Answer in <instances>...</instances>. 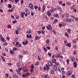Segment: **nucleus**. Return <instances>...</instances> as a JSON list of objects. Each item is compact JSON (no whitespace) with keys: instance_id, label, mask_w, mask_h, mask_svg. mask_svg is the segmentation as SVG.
Returning <instances> with one entry per match:
<instances>
[{"instance_id":"f257e3e1","label":"nucleus","mask_w":78,"mask_h":78,"mask_svg":"<svg viewBox=\"0 0 78 78\" xmlns=\"http://www.w3.org/2000/svg\"><path fill=\"white\" fill-rule=\"evenodd\" d=\"M46 28H47L48 30H49V32H51V33H53L55 31V29L52 28V27L51 26V24H49L48 25V26H46Z\"/></svg>"},{"instance_id":"f03ea898","label":"nucleus","mask_w":78,"mask_h":78,"mask_svg":"<svg viewBox=\"0 0 78 78\" xmlns=\"http://www.w3.org/2000/svg\"><path fill=\"white\" fill-rule=\"evenodd\" d=\"M66 21L67 23H73L74 22V20L70 18H67L66 19Z\"/></svg>"},{"instance_id":"7ed1b4c3","label":"nucleus","mask_w":78,"mask_h":78,"mask_svg":"<svg viewBox=\"0 0 78 78\" xmlns=\"http://www.w3.org/2000/svg\"><path fill=\"white\" fill-rule=\"evenodd\" d=\"M21 27L20 26H19V27H17L16 28L17 30H16V34H19V32H20V30H21V28H20Z\"/></svg>"},{"instance_id":"20e7f679","label":"nucleus","mask_w":78,"mask_h":78,"mask_svg":"<svg viewBox=\"0 0 78 78\" xmlns=\"http://www.w3.org/2000/svg\"><path fill=\"white\" fill-rule=\"evenodd\" d=\"M72 74V71H68L66 73L67 76H70Z\"/></svg>"},{"instance_id":"39448f33","label":"nucleus","mask_w":78,"mask_h":78,"mask_svg":"<svg viewBox=\"0 0 78 78\" xmlns=\"http://www.w3.org/2000/svg\"><path fill=\"white\" fill-rule=\"evenodd\" d=\"M29 6L31 9H34V7H33V5L31 4V3H29Z\"/></svg>"},{"instance_id":"423d86ee","label":"nucleus","mask_w":78,"mask_h":78,"mask_svg":"<svg viewBox=\"0 0 78 78\" xmlns=\"http://www.w3.org/2000/svg\"><path fill=\"white\" fill-rule=\"evenodd\" d=\"M15 8H16V7H13L11 9H9L8 11H9V12H12L14 11Z\"/></svg>"},{"instance_id":"0eeeda50","label":"nucleus","mask_w":78,"mask_h":78,"mask_svg":"<svg viewBox=\"0 0 78 78\" xmlns=\"http://www.w3.org/2000/svg\"><path fill=\"white\" fill-rule=\"evenodd\" d=\"M66 31H67L68 33L69 34H70L71 33L70 32L72 31V29L70 28H68L66 29Z\"/></svg>"},{"instance_id":"6e6552de","label":"nucleus","mask_w":78,"mask_h":78,"mask_svg":"<svg viewBox=\"0 0 78 78\" xmlns=\"http://www.w3.org/2000/svg\"><path fill=\"white\" fill-rule=\"evenodd\" d=\"M22 44L23 45H27L28 44V42L27 40H26L25 42L24 41H23L22 42Z\"/></svg>"},{"instance_id":"1a4fd4ad","label":"nucleus","mask_w":78,"mask_h":78,"mask_svg":"<svg viewBox=\"0 0 78 78\" xmlns=\"http://www.w3.org/2000/svg\"><path fill=\"white\" fill-rule=\"evenodd\" d=\"M25 12H26V13L28 15H30V11L28 9L26 8L25 9Z\"/></svg>"},{"instance_id":"9d476101","label":"nucleus","mask_w":78,"mask_h":78,"mask_svg":"<svg viewBox=\"0 0 78 78\" xmlns=\"http://www.w3.org/2000/svg\"><path fill=\"white\" fill-rule=\"evenodd\" d=\"M34 65H31V70L30 72L31 73L33 72V70H34Z\"/></svg>"},{"instance_id":"9b49d317","label":"nucleus","mask_w":78,"mask_h":78,"mask_svg":"<svg viewBox=\"0 0 78 78\" xmlns=\"http://www.w3.org/2000/svg\"><path fill=\"white\" fill-rule=\"evenodd\" d=\"M50 12V10H48L47 11V14L48 16V17H50V16L51 15V13Z\"/></svg>"},{"instance_id":"f8f14e48","label":"nucleus","mask_w":78,"mask_h":78,"mask_svg":"<svg viewBox=\"0 0 78 78\" xmlns=\"http://www.w3.org/2000/svg\"><path fill=\"white\" fill-rule=\"evenodd\" d=\"M25 14V12H22L21 13V17L22 18H24V14Z\"/></svg>"},{"instance_id":"ddd939ff","label":"nucleus","mask_w":78,"mask_h":78,"mask_svg":"<svg viewBox=\"0 0 78 78\" xmlns=\"http://www.w3.org/2000/svg\"><path fill=\"white\" fill-rule=\"evenodd\" d=\"M48 64L50 66H51V67H52L53 66V64L52 63V62H51V61H48Z\"/></svg>"},{"instance_id":"4468645a","label":"nucleus","mask_w":78,"mask_h":78,"mask_svg":"<svg viewBox=\"0 0 78 78\" xmlns=\"http://www.w3.org/2000/svg\"><path fill=\"white\" fill-rule=\"evenodd\" d=\"M68 47H71L72 46V44H71L70 43H68L67 42V44L66 45Z\"/></svg>"},{"instance_id":"2eb2a0df","label":"nucleus","mask_w":78,"mask_h":78,"mask_svg":"<svg viewBox=\"0 0 78 78\" xmlns=\"http://www.w3.org/2000/svg\"><path fill=\"white\" fill-rule=\"evenodd\" d=\"M77 63L76 61H75V62L73 63V65L74 67L75 68H76V66H77V65L76 64Z\"/></svg>"},{"instance_id":"dca6fc26","label":"nucleus","mask_w":78,"mask_h":78,"mask_svg":"<svg viewBox=\"0 0 78 78\" xmlns=\"http://www.w3.org/2000/svg\"><path fill=\"white\" fill-rule=\"evenodd\" d=\"M53 68L55 70H57V66L55 65H54L53 66Z\"/></svg>"},{"instance_id":"f3484780","label":"nucleus","mask_w":78,"mask_h":78,"mask_svg":"<svg viewBox=\"0 0 78 78\" xmlns=\"http://www.w3.org/2000/svg\"><path fill=\"white\" fill-rule=\"evenodd\" d=\"M45 6L44 5H43L42 9L43 12H44V11H45Z\"/></svg>"},{"instance_id":"a211bd4d","label":"nucleus","mask_w":78,"mask_h":78,"mask_svg":"<svg viewBox=\"0 0 78 78\" xmlns=\"http://www.w3.org/2000/svg\"><path fill=\"white\" fill-rule=\"evenodd\" d=\"M16 65L17 67H21V66H20V64L19 62L17 63L16 64Z\"/></svg>"},{"instance_id":"6ab92c4d","label":"nucleus","mask_w":78,"mask_h":78,"mask_svg":"<svg viewBox=\"0 0 78 78\" xmlns=\"http://www.w3.org/2000/svg\"><path fill=\"white\" fill-rule=\"evenodd\" d=\"M54 17H56L57 18H59V15L58 14H55L53 16Z\"/></svg>"},{"instance_id":"aec40b11","label":"nucleus","mask_w":78,"mask_h":78,"mask_svg":"<svg viewBox=\"0 0 78 78\" xmlns=\"http://www.w3.org/2000/svg\"><path fill=\"white\" fill-rule=\"evenodd\" d=\"M65 36L67 37V38H69V34L67 33V32H66L65 33Z\"/></svg>"},{"instance_id":"412c9836","label":"nucleus","mask_w":78,"mask_h":78,"mask_svg":"<svg viewBox=\"0 0 78 78\" xmlns=\"http://www.w3.org/2000/svg\"><path fill=\"white\" fill-rule=\"evenodd\" d=\"M10 52L11 55H14V51L12 50H10Z\"/></svg>"},{"instance_id":"4be33fe9","label":"nucleus","mask_w":78,"mask_h":78,"mask_svg":"<svg viewBox=\"0 0 78 78\" xmlns=\"http://www.w3.org/2000/svg\"><path fill=\"white\" fill-rule=\"evenodd\" d=\"M41 38V37L40 36L39 37L38 36H35V39L36 40H38L39 39H40Z\"/></svg>"},{"instance_id":"5701e85b","label":"nucleus","mask_w":78,"mask_h":78,"mask_svg":"<svg viewBox=\"0 0 78 78\" xmlns=\"http://www.w3.org/2000/svg\"><path fill=\"white\" fill-rule=\"evenodd\" d=\"M52 61L53 63H54V64H55V63L56 62V59L55 58H53Z\"/></svg>"},{"instance_id":"b1692460","label":"nucleus","mask_w":78,"mask_h":78,"mask_svg":"<svg viewBox=\"0 0 78 78\" xmlns=\"http://www.w3.org/2000/svg\"><path fill=\"white\" fill-rule=\"evenodd\" d=\"M39 64H40V63H39V62L38 61H37L35 62V65L36 66H39Z\"/></svg>"},{"instance_id":"393cba45","label":"nucleus","mask_w":78,"mask_h":78,"mask_svg":"<svg viewBox=\"0 0 78 78\" xmlns=\"http://www.w3.org/2000/svg\"><path fill=\"white\" fill-rule=\"evenodd\" d=\"M59 56H60V55L59 54H56L55 55V58H58L59 57Z\"/></svg>"},{"instance_id":"a878e982","label":"nucleus","mask_w":78,"mask_h":78,"mask_svg":"<svg viewBox=\"0 0 78 78\" xmlns=\"http://www.w3.org/2000/svg\"><path fill=\"white\" fill-rule=\"evenodd\" d=\"M31 33V30H27V33L28 34H30Z\"/></svg>"},{"instance_id":"bb28decb","label":"nucleus","mask_w":78,"mask_h":78,"mask_svg":"<svg viewBox=\"0 0 78 78\" xmlns=\"http://www.w3.org/2000/svg\"><path fill=\"white\" fill-rule=\"evenodd\" d=\"M12 76L13 78H18V76L16 75V74H13Z\"/></svg>"},{"instance_id":"cd10ccee","label":"nucleus","mask_w":78,"mask_h":78,"mask_svg":"<svg viewBox=\"0 0 78 78\" xmlns=\"http://www.w3.org/2000/svg\"><path fill=\"white\" fill-rule=\"evenodd\" d=\"M47 70V71H48V70H49V69H50V67H49V66L48 65H46Z\"/></svg>"},{"instance_id":"c85d7f7f","label":"nucleus","mask_w":78,"mask_h":78,"mask_svg":"<svg viewBox=\"0 0 78 78\" xmlns=\"http://www.w3.org/2000/svg\"><path fill=\"white\" fill-rule=\"evenodd\" d=\"M73 44H76L77 43V41H76V40L74 39L73 40Z\"/></svg>"},{"instance_id":"c756f323","label":"nucleus","mask_w":78,"mask_h":78,"mask_svg":"<svg viewBox=\"0 0 78 78\" xmlns=\"http://www.w3.org/2000/svg\"><path fill=\"white\" fill-rule=\"evenodd\" d=\"M16 72H17L18 73L19 75H22V74L20 73V71L18 70H16Z\"/></svg>"},{"instance_id":"7c9ffc66","label":"nucleus","mask_w":78,"mask_h":78,"mask_svg":"<svg viewBox=\"0 0 78 78\" xmlns=\"http://www.w3.org/2000/svg\"><path fill=\"white\" fill-rule=\"evenodd\" d=\"M58 22V20L56 19H55L53 22L54 24H55V23H56V22Z\"/></svg>"},{"instance_id":"2f4dec72","label":"nucleus","mask_w":78,"mask_h":78,"mask_svg":"<svg viewBox=\"0 0 78 78\" xmlns=\"http://www.w3.org/2000/svg\"><path fill=\"white\" fill-rule=\"evenodd\" d=\"M71 61H75V58H74V57H71Z\"/></svg>"},{"instance_id":"473e14b6","label":"nucleus","mask_w":78,"mask_h":78,"mask_svg":"<svg viewBox=\"0 0 78 78\" xmlns=\"http://www.w3.org/2000/svg\"><path fill=\"white\" fill-rule=\"evenodd\" d=\"M54 64H55L56 66H59V64L58 62H56Z\"/></svg>"},{"instance_id":"72a5a7b5","label":"nucleus","mask_w":78,"mask_h":78,"mask_svg":"<svg viewBox=\"0 0 78 78\" xmlns=\"http://www.w3.org/2000/svg\"><path fill=\"white\" fill-rule=\"evenodd\" d=\"M1 58H2V59L3 61H4V62H5V61H6L5 60V59L4 57H3L2 55H1Z\"/></svg>"},{"instance_id":"f704fd0d","label":"nucleus","mask_w":78,"mask_h":78,"mask_svg":"<svg viewBox=\"0 0 78 78\" xmlns=\"http://www.w3.org/2000/svg\"><path fill=\"white\" fill-rule=\"evenodd\" d=\"M1 40L2 41V42H5V38H4V37H1Z\"/></svg>"},{"instance_id":"c9c22d12","label":"nucleus","mask_w":78,"mask_h":78,"mask_svg":"<svg viewBox=\"0 0 78 78\" xmlns=\"http://www.w3.org/2000/svg\"><path fill=\"white\" fill-rule=\"evenodd\" d=\"M77 51H76V50H74L73 51V55H76V52Z\"/></svg>"},{"instance_id":"e433bc0d","label":"nucleus","mask_w":78,"mask_h":78,"mask_svg":"<svg viewBox=\"0 0 78 78\" xmlns=\"http://www.w3.org/2000/svg\"><path fill=\"white\" fill-rule=\"evenodd\" d=\"M65 15V16H66V18H67L68 17H69V14L68 13H66Z\"/></svg>"},{"instance_id":"4c0bfd02","label":"nucleus","mask_w":78,"mask_h":78,"mask_svg":"<svg viewBox=\"0 0 78 78\" xmlns=\"http://www.w3.org/2000/svg\"><path fill=\"white\" fill-rule=\"evenodd\" d=\"M8 6L9 8H12V5L11 4H8Z\"/></svg>"},{"instance_id":"58836bf2","label":"nucleus","mask_w":78,"mask_h":78,"mask_svg":"<svg viewBox=\"0 0 78 78\" xmlns=\"http://www.w3.org/2000/svg\"><path fill=\"white\" fill-rule=\"evenodd\" d=\"M45 18L46 19V20L48 21V20H49V18L48 17H47V15H46L45 16Z\"/></svg>"},{"instance_id":"ea45409f","label":"nucleus","mask_w":78,"mask_h":78,"mask_svg":"<svg viewBox=\"0 0 78 78\" xmlns=\"http://www.w3.org/2000/svg\"><path fill=\"white\" fill-rule=\"evenodd\" d=\"M38 6L37 5H34V8L36 10H36H37V8H38Z\"/></svg>"},{"instance_id":"a19ab883","label":"nucleus","mask_w":78,"mask_h":78,"mask_svg":"<svg viewBox=\"0 0 78 78\" xmlns=\"http://www.w3.org/2000/svg\"><path fill=\"white\" fill-rule=\"evenodd\" d=\"M77 47V45L75 44L73 45V47L74 48H76V47Z\"/></svg>"},{"instance_id":"79ce46f5","label":"nucleus","mask_w":78,"mask_h":78,"mask_svg":"<svg viewBox=\"0 0 78 78\" xmlns=\"http://www.w3.org/2000/svg\"><path fill=\"white\" fill-rule=\"evenodd\" d=\"M50 42V40H49V39H48L46 40V44H48V43H49Z\"/></svg>"},{"instance_id":"37998d69","label":"nucleus","mask_w":78,"mask_h":78,"mask_svg":"<svg viewBox=\"0 0 78 78\" xmlns=\"http://www.w3.org/2000/svg\"><path fill=\"white\" fill-rule=\"evenodd\" d=\"M61 23L62 26H65L66 25V23L63 22H61Z\"/></svg>"},{"instance_id":"c03bdc74","label":"nucleus","mask_w":78,"mask_h":78,"mask_svg":"<svg viewBox=\"0 0 78 78\" xmlns=\"http://www.w3.org/2000/svg\"><path fill=\"white\" fill-rule=\"evenodd\" d=\"M71 77L72 78H75V75L74 74H73L71 75Z\"/></svg>"},{"instance_id":"a18cd8bd","label":"nucleus","mask_w":78,"mask_h":78,"mask_svg":"<svg viewBox=\"0 0 78 78\" xmlns=\"http://www.w3.org/2000/svg\"><path fill=\"white\" fill-rule=\"evenodd\" d=\"M19 44V42L18 41H16V44L15 45V46L16 47H17V46Z\"/></svg>"},{"instance_id":"49530a36","label":"nucleus","mask_w":78,"mask_h":78,"mask_svg":"<svg viewBox=\"0 0 78 78\" xmlns=\"http://www.w3.org/2000/svg\"><path fill=\"white\" fill-rule=\"evenodd\" d=\"M51 74H52V75H53L54 74V73H55V72H54V71H53V70H51Z\"/></svg>"},{"instance_id":"de8ad7c7","label":"nucleus","mask_w":78,"mask_h":78,"mask_svg":"<svg viewBox=\"0 0 78 78\" xmlns=\"http://www.w3.org/2000/svg\"><path fill=\"white\" fill-rule=\"evenodd\" d=\"M43 49L45 52V53H46V52H47V48H43Z\"/></svg>"},{"instance_id":"09e8293b","label":"nucleus","mask_w":78,"mask_h":78,"mask_svg":"<svg viewBox=\"0 0 78 78\" xmlns=\"http://www.w3.org/2000/svg\"><path fill=\"white\" fill-rule=\"evenodd\" d=\"M9 77V74H8L6 73L5 74V78H8Z\"/></svg>"},{"instance_id":"8fccbe9b","label":"nucleus","mask_w":78,"mask_h":78,"mask_svg":"<svg viewBox=\"0 0 78 78\" xmlns=\"http://www.w3.org/2000/svg\"><path fill=\"white\" fill-rule=\"evenodd\" d=\"M23 54H24V55H27L28 54V52L26 51H23Z\"/></svg>"},{"instance_id":"3c124183","label":"nucleus","mask_w":78,"mask_h":78,"mask_svg":"<svg viewBox=\"0 0 78 78\" xmlns=\"http://www.w3.org/2000/svg\"><path fill=\"white\" fill-rule=\"evenodd\" d=\"M12 23H14L15 24L16 23H17V21L16 20H13L12 21Z\"/></svg>"},{"instance_id":"603ef678","label":"nucleus","mask_w":78,"mask_h":78,"mask_svg":"<svg viewBox=\"0 0 78 78\" xmlns=\"http://www.w3.org/2000/svg\"><path fill=\"white\" fill-rule=\"evenodd\" d=\"M7 28H11V26L9 24L8 25Z\"/></svg>"},{"instance_id":"864d4df0","label":"nucleus","mask_w":78,"mask_h":78,"mask_svg":"<svg viewBox=\"0 0 78 78\" xmlns=\"http://www.w3.org/2000/svg\"><path fill=\"white\" fill-rule=\"evenodd\" d=\"M48 55L49 56H51V54L50 53V52H48Z\"/></svg>"},{"instance_id":"5fc2aeb1","label":"nucleus","mask_w":78,"mask_h":78,"mask_svg":"<svg viewBox=\"0 0 78 78\" xmlns=\"http://www.w3.org/2000/svg\"><path fill=\"white\" fill-rule=\"evenodd\" d=\"M57 9H61V7L60 6H58L57 7Z\"/></svg>"},{"instance_id":"6e6d98bb","label":"nucleus","mask_w":78,"mask_h":78,"mask_svg":"<svg viewBox=\"0 0 78 78\" xmlns=\"http://www.w3.org/2000/svg\"><path fill=\"white\" fill-rule=\"evenodd\" d=\"M64 42L65 44V45H67V40H65L64 41Z\"/></svg>"},{"instance_id":"4d7b16f0","label":"nucleus","mask_w":78,"mask_h":78,"mask_svg":"<svg viewBox=\"0 0 78 78\" xmlns=\"http://www.w3.org/2000/svg\"><path fill=\"white\" fill-rule=\"evenodd\" d=\"M66 4L67 5H71L70 2H66Z\"/></svg>"},{"instance_id":"13d9d810","label":"nucleus","mask_w":78,"mask_h":78,"mask_svg":"<svg viewBox=\"0 0 78 78\" xmlns=\"http://www.w3.org/2000/svg\"><path fill=\"white\" fill-rule=\"evenodd\" d=\"M16 47H22V44H19Z\"/></svg>"},{"instance_id":"bf43d9fd","label":"nucleus","mask_w":78,"mask_h":78,"mask_svg":"<svg viewBox=\"0 0 78 78\" xmlns=\"http://www.w3.org/2000/svg\"><path fill=\"white\" fill-rule=\"evenodd\" d=\"M71 17H72V18H73V19H75V17H76L75 16L73 15H71Z\"/></svg>"},{"instance_id":"052dcab7","label":"nucleus","mask_w":78,"mask_h":78,"mask_svg":"<svg viewBox=\"0 0 78 78\" xmlns=\"http://www.w3.org/2000/svg\"><path fill=\"white\" fill-rule=\"evenodd\" d=\"M41 33H42V34H44V33H45V31H43L42 30H41Z\"/></svg>"},{"instance_id":"680f3d73","label":"nucleus","mask_w":78,"mask_h":78,"mask_svg":"<svg viewBox=\"0 0 78 78\" xmlns=\"http://www.w3.org/2000/svg\"><path fill=\"white\" fill-rule=\"evenodd\" d=\"M17 50V49L16 48V47H14L13 48V51H15L16 50Z\"/></svg>"},{"instance_id":"e2e57ef3","label":"nucleus","mask_w":78,"mask_h":78,"mask_svg":"<svg viewBox=\"0 0 78 78\" xmlns=\"http://www.w3.org/2000/svg\"><path fill=\"white\" fill-rule=\"evenodd\" d=\"M75 20V21L76 22H77V21H78V17H75V18L74 19Z\"/></svg>"},{"instance_id":"0e129e2a","label":"nucleus","mask_w":78,"mask_h":78,"mask_svg":"<svg viewBox=\"0 0 78 78\" xmlns=\"http://www.w3.org/2000/svg\"><path fill=\"white\" fill-rule=\"evenodd\" d=\"M44 77L45 78H48V77H49V76H48V75H46L44 76Z\"/></svg>"},{"instance_id":"69168bd1","label":"nucleus","mask_w":78,"mask_h":78,"mask_svg":"<svg viewBox=\"0 0 78 78\" xmlns=\"http://www.w3.org/2000/svg\"><path fill=\"white\" fill-rule=\"evenodd\" d=\"M19 1H20V0H14L15 2L16 3H17L18 2H19Z\"/></svg>"},{"instance_id":"338daca9","label":"nucleus","mask_w":78,"mask_h":78,"mask_svg":"<svg viewBox=\"0 0 78 78\" xmlns=\"http://www.w3.org/2000/svg\"><path fill=\"white\" fill-rule=\"evenodd\" d=\"M46 48H47L49 50H50V47L48 46H46Z\"/></svg>"},{"instance_id":"774afa93","label":"nucleus","mask_w":78,"mask_h":78,"mask_svg":"<svg viewBox=\"0 0 78 78\" xmlns=\"http://www.w3.org/2000/svg\"><path fill=\"white\" fill-rule=\"evenodd\" d=\"M55 48L56 51H58V47L57 46H56Z\"/></svg>"}]
</instances>
